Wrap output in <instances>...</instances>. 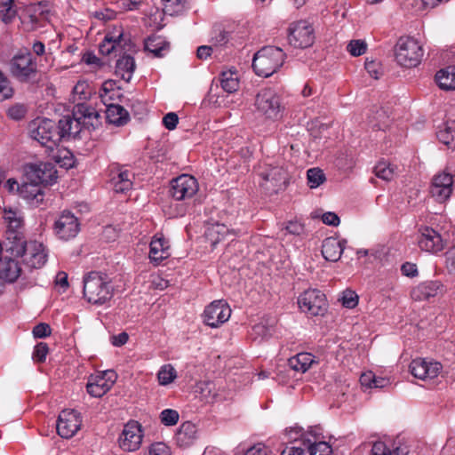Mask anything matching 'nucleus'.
I'll return each instance as SVG.
<instances>
[{"mask_svg": "<svg viewBox=\"0 0 455 455\" xmlns=\"http://www.w3.org/2000/svg\"><path fill=\"white\" fill-rule=\"evenodd\" d=\"M82 419L75 410H63L58 418L56 429L62 438H71L80 429Z\"/></svg>", "mask_w": 455, "mask_h": 455, "instance_id": "nucleus-12", "label": "nucleus"}, {"mask_svg": "<svg viewBox=\"0 0 455 455\" xmlns=\"http://www.w3.org/2000/svg\"><path fill=\"white\" fill-rule=\"evenodd\" d=\"M12 96V89L9 86V81L4 74L0 71V102Z\"/></svg>", "mask_w": 455, "mask_h": 455, "instance_id": "nucleus-48", "label": "nucleus"}, {"mask_svg": "<svg viewBox=\"0 0 455 455\" xmlns=\"http://www.w3.org/2000/svg\"><path fill=\"white\" fill-rule=\"evenodd\" d=\"M257 109L267 118H275L279 114V97L270 89L261 90L256 96Z\"/></svg>", "mask_w": 455, "mask_h": 455, "instance_id": "nucleus-14", "label": "nucleus"}, {"mask_svg": "<svg viewBox=\"0 0 455 455\" xmlns=\"http://www.w3.org/2000/svg\"><path fill=\"white\" fill-rule=\"evenodd\" d=\"M226 233L227 228L224 225L215 224L208 228L206 231V235L212 239V244H215L220 240V238L218 236L215 240H213L214 235L217 234L218 235H221V237H224V235Z\"/></svg>", "mask_w": 455, "mask_h": 455, "instance_id": "nucleus-52", "label": "nucleus"}, {"mask_svg": "<svg viewBox=\"0 0 455 455\" xmlns=\"http://www.w3.org/2000/svg\"><path fill=\"white\" fill-rule=\"evenodd\" d=\"M133 174L119 166L111 170V184L117 193H124L132 188V181L131 178Z\"/></svg>", "mask_w": 455, "mask_h": 455, "instance_id": "nucleus-22", "label": "nucleus"}, {"mask_svg": "<svg viewBox=\"0 0 455 455\" xmlns=\"http://www.w3.org/2000/svg\"><path fill=\"white\" fill-rule=\"evenodd\" d=\"M442 368V364L438 362H428L421 358L412 360L410 364L411 374L422 380L436 378L441 372Z\"/></svg>", "mask_w": 455, "mask_h": 455, "instance_id": "nucleus-17", "label": "nucleus"}, {"mask_svg": "<svg viewBox=\"0 0 455 455\" xmlns=\"http://www.w3.org/2000/svg\"><path fill=\"white\" fill-rule=\"evenodd\" d=\"M135 67L134 59L131 55H124L116 61V75L120 76L124 81L130 82Z\"/></svg>", "mask_w": 455, "mask_h": 455, "instance_id": "nucleus-30", "label": "nucleus"}, {"mask_svg": "<svg viewBox=\"0 0 455 455\" xmlns=\"http://www.w3.org/2000/svg\"><path fill=\"white\" fill-rule=\"evenodd\" d=\"M110 383L105 379V376H91L86 385L87 392L93 397H101L111 387Z\"/></svg>", "mask_w": 455, "mask_h": 455, "instance_id": "nucleus-29", "label": "nucleus"}, {"mask_svg": "<svg viewBox=\"0 0 455 455\" xmlns=\"http://www.w3.org/2000/svg\"><path fill=\"white\" fill-rule=\"evenodd\" d=\"M197 191V180L191 175L182 174L171 182L170 194L175 200L190 199Z\"/></svg>", "mask_w": 455, "mask_h": 455, "instance_id": "nucleus-8", "label": "nucleus"}, {"mask_svg": "<svg viewBox=\"0 0 455 455\" xmlns=\"http://www.w3.org/2000/svg\"><path fill=\"white\" fill-rule=\"evenodd\" d=\"M286 231L291 235L299 236V235L305 234V228H304V225L297 220H290L286 224Z\"/></svg>", "mask_w": 455, "mask_h": 455, "instance_id": "nucleus-56", "label": "nucleus"}, {"mask_svg": "<svg viewBox=\"0 0 455 455\" xmlns=\"http://www.w3.org/2000/svg\"><path fill=\"white\" fill-rule=\"evenodd\" d=\"M5 220L8 222L7 229L5 232L12 231L14 234L24 233V221L20 216H18L17 212L9 211L6 213Z\"/></svg>", "mask_w": 455, "mask_h": 455, "instance_id": "nucleus-38", "label": "nucleus"}, {"mask_svg": "<svg viewBox=\"0 0 455 455\" xmlns=\"http://www.w3.org/2000/svg\"><path fill=\"white\" fill-rule=\"evenodd\" d=\"M169 243L164 237H155L150 243L149 258L159 264L163 259L170 256Z\"/></svg>", "mask_w": 455, "mask_h": 455, "instance_id": "nucleus-27", "label": "nucleus"}, {"mask_svg": "<svg viewBox=\"0 0 455 455\" xmlns=\"http://www.w3.org/2000/svg\"><path fill=\"white\" fill-rule=\"evenodd\" d=\"M142 438L141 425L138 421L130 420L124 425L119 436V446L124 451H137L140 447Z\"/></svg>", "mask_w": 455, "mask_h": 455, "instance_id": "nucleus-9", "label": "nucleus"}, {"mask_svg": "<svg viewBox=\"0 0 455 455\" xmlns=\"http://www.w3.org/2000/svg\"><path fill=\"white\" fill-rule=\"evenodd\" d=\"M105 105L107 107L106 118L109 124L123 126L129 122L130 115L124 107L119 104L109 103V101H107Z\"/></svg>", "mask_w": 455, "mask_h": 455, "instance_id": "nucleus-24", "label": "nucleus"}, {"mask_svg": "<svg viewBox=\"0 0 455 455\" xmlns=\"http://www.w3.org/2000/svg\"><path fill=\"white\" fill-rule=\"evenodd\" d=\"M288 31V42L295 48L309 47L315 41L314 28L306 20L291 23Z\"/></svg>", "mask_w": 455, "mask_h": 455, "instance_id": "nucleus-7", "label": "nucleus"}, {"mask_svg": "<svg viewBox=\"0 0 455 455\" xmlns=\"http://www.w3.org/2000/svg\"><path fill=\"white\" fill-rule=\"evenodd\" d=\"M180 419L179 412L176 410L165 409L160 413L161 422L164 426H174Z\"/></svg>", "mask_w": 455, "mask_h": 455, "instance_id": "nucleus-43", "label": "nucleus"}, {"mask_svg": "<svg viewBox=\"0 0 455 455\" xmlns=\"http://www.w3.org/2000/svg\"><path fill=\"white\" fill-rule=\"evenodd\" d=\"M73 93L76 96H78V100L88 99L91 95V91L88 84H86L85 82H78L73 89Z\"/></svg>", "mask_w": 455, "mask_h": 455, "instance_id": "nucleus-53", "label": "nucleus"}, {"mask_svg": "<svg viewBox=\"0 0 455 455\" xmlns=\"http://www.w3.org/2000/svg\"><path fill=\"white\" fill-rule=\"evenodd\" d=\"M169 49V43L157 36L148 37L145 41V50L153 53L155 57H163V52Z\"/></svg>", "mask_w": 455, "mask_h": 455, "instance_id": "nucleus-36", "label": "nucleus"}, {"mask_svg": "<svg viewBox=\"0 0 455 455\" xmlns=\"http://www.w3.org/2000/svg\"><path fill=\"white\" fill-rule=\"evenodd\" d=\"M84 297L92 304L103 305L114 295V287L108 275L92 271L84 277Z\"/></svg>", "mask_w": 455, "mask_h": 455, "instance_id": "nucleus-2", "label": "nucleus"}, {"mask_svg": "<svg viewBox=\"0 0 455 455\" xmlns=\"http://www.w3.org/2000/svg\"><path fill=\"white\" fill-rule=\"evenodd\" d=\"M164 5V12L173 16L183 12L187 6V0H162Z\"/></svg>", "mask_w": 455, "mask_h": 455, "instance_id": "nucleus-37", "label": "nucleus"}, {"mask_svg": "<svg viewBox=\"0 0 455 455\" xmlns=\"http://www.w3.org/2000/svg\"><path fill=\"white\" fill-rule=\"evenodd\" d=\"M418 243L421 250L431 253H437L443 251L445 246V241L441 235L429 227H424L420 229Z\"/></svg>", "mask_w": 455, "mask_h": 455, "instance_id": "nucleus-19", "label": "nucleus"}, {"mask_svg": "<svg viewBox=\"0 0 455 455\" xmlns=\"http://www.w3.org/2000/svg\"><path fill=\"white\" fill-rule=\"evenodd\" d=\"M10 72L21 83L33 82L38 73L36 61L29 52H20L10 60Z\"/></svg>", "mask_w": 455, "mask_h": 455, "instance_id": "nucleus-4", "label": "nucleus"}, {"mask_svg": "<svg viewBox=\"0 0 455 455\" xmlns=\"http://www.w3.org/2000/svg\"><path fill=\"white\" fill-rule=\"evenodd\" d=\"M307 182L311 188H316L325 181V175L320 168H311L307 172Z\"/></svg>", "mask_w": 455, "mask_h": 455, "instance_id": "nucleus-40", "label": "nucleus"}, {"mask_svg": "<svg viewBox=\"0 0 455 455\" xmlns=\"http://www.w3.org/2000/svg\"><path fill=\"white\" fill-rule=\"evenodd\" d=\"M116 85V82L113 80H108L103 83L101 91L100 96L101 99V101L104 104H107V101H110L113 100V96L110 95V93L114 91V86Z\"/></svg>", "mask_w": 455, "mask_h": 455, "instance_id": "nucleus-51", "label": "nucleus"}, {"mask_svg": "<svg viewBox=\"0 0 455 455\" xmlns=\"http://www.w3.org/2000/svg\"><path fill=\"white\" fill-rule=\"evenodd\" d=\"M322 220L324 224L337 227L339 224V216L334 212H325L322 216Z\"/></svg>", "mask_w": 455, "mask_h": 455, "instance_id": "nucleus-59", "label": "nucleus"}, {"mask_svg": "<svg viewBox=\"0 0 455 455\" xmlns=\"http://www.w3.org/2000/svg\"><path fill=\"white\" fill-rule=\"evenodd\" d=\"M220 83L221 88L228 93H233L239 89V78L235 70L222 71Z\"/></svg>", "mask_w": 455, "mask_h": 455, "instance_id": "nucleus-35", "label": "nucleus"}, {"mask_svg": "<svg viewBox=\"0 0 455 455\" xmlns=\"http://www.w3.org/2000/svg\"><path fill=\"white\" fill-rule=\"evenodd\" d=\"M435 82L442 90H455V66L439 70L435 75Z\"/></svg>", "mask_w": 455, "mask_h": 455, "instance_id": "nucleus-31", "label": "nucleus"}, {"mask_svg": "<svg viewBox=\"0 0 455 455\" xmlns=\"http://www.w3.org/2000/svg\"><path fill=\"white\" fill-rule=\"evenodd\" d=\"M99 118L95 108L85 103H76L72 115L64 116L58 123L48 118L33 121L30 135L42 146L53 150L62 140L76 138L82 127H97Z\"/></svg>", "mask_w": 455, "mask_h": 455, "instance_id": "nucleus-1", "label": "nucleus"}, {"mask_svg": "<svg viewBox=\"0 0 455 455\" xmlns=\"http://www.w3.org/2000/svg\"><path fill=\"white\" fill-rule=\"evenodd\" d=\"M437 138L449 148L455 149V119L446 121L443 128L437 132Z\"/></svg>", "mask_w": 455, "mask_h": 455, "instance_id": "nucleus-34", "label": "nucleus"}, {"mask_svg": "<svg viewBox=\"0 0 455 455\" xmlns=\"http://www.w3.org/2000/svg\"><path fill=\"white\" fill-rule=\"evenodd\" d=\"M365 69L374 79H379L383 74V69L380 63L375 60H366Z\"/></svg>", "mask_w": 455, "mask_h": 455, "instance_id": "nucleus-50", "label": "nucleus"}, {"mask_svg": "<svg viewBox=\"0 0 455 455\" xmlns=\"http://www.w3.org/2000/svg\"><path fill=\"white\" fill-rule=\"evenodd\" d=\"M315 356L310 353H299L288 359V366L295 371L305 372L314 363Z\"/></svg>", "mask_w": 455, "mask_h": 455, "instance_id": "nucleus-32", "label": "nucleus"}, {"mask_svg": "<svg viewBox=\"0 0 455 455\" xmlns=\"http://www.w3.org/2000/svg\"><path fill=\"white\" fill-rule=\"evenodd\" d=\"M126 45H129V49L131 48V43L127 44L122 33L117 36L106 35L104 40L100 44L99 50L103 55H109L111 52H117L118 50H125Z\"/></svg>", "mask_w": 455, "mask_h": 455, "instance_id": "nucleus-25", "label": "nucleus"}, {"mask_svg": "<svg viewBox=\"0 0 455 455\" xmlns=\"http://www.w3.org/2000/svg\"><path fill=\"white\" fill-rule=\"evenodd\" d=\"M313 445L315 446L317 452L321 455H331V447L325 442H316L313 441Z\"/></svg>", "mask_w": 455, "mask_h": 455, "instance_id": "nucleus-61", "label": "nucleus"}, {"mask_svg": "<svg viewBox=\"0 0 455 455\" xmlns=\"http://www.w3.org/2000/svg\"><path fill=\"white\" fill-rule=\"evenodd\" d=\"M159 383L163 386L169 385L177 378V372L172 364H164L157 373Z\"/></svg>", "mask_w": 455, "mask_h": 455, "instance_id": "nucleus-39", "label": "nucleus"}, {"mask_svg": "<svg viewBox=\"0 0 455 455\" xmlns=\"http://www.w3.org/2000/svg\"><path fill=\"white\" fill-rule=\"evenodd\" d=\"M422 55L421 46L411 37H401L395 44V56L400 66L416 67L420 62Z\"/></svg>", "mask_w": 455, "mask_h": 455, "instance_id": "nucleus-5", "label": "nucleus"}, {"mask_svg": "<svg viewBox=\"0 0 455 455\" xmlns=\"http://www.w3.org/2000/svg\"><path fill=\"white\" fill-rule=\"evenodd\" d=\"M310 441L308 434L302 427L295 426L286 428V445L299 443V446L310 447Z\"/></svg>", "mask_w": 455, "mask_h": 455, "instance_id": "nucleus-33", "label": "nucleus"}, {"mask_svg": "<svg viewBox=\"0 0 455 455\" xmlns=\"http://www.w3.org/2000/svg\"><path fill=\"white\" fill-rule=\"evenodd\" d=\"M445 267L450 275H455V246L445 252Z\"/></svg>", "mask_w": 455, "mask_h": 455, "instance_id": "nucleus-55", "label": "nucleus"}, {"mask_svg": "<svg viewBox=\"0 0 455 455\" xmlns=\"http://www.w3.org/2000/svg\"><path fill=\"white\" fill-rule=\"evenodd\" d=\"M20 257H23L24 264L30 269L41 268L47 261L44 245L36 241L28 242L24 254Z\"/></svg>", "mask_w": 455, "mask_h": 455, "instance_id": "nucleus-18", "label": "nucleus"}, {"mask_svg": "<svg viewBox=\"0 0 455 455\" xmlns=\"http://www.w3.org/2000/svg\"><path fill=\"white\" fill-rule=\"evenodd\" d=\"M49 353L48 345L44 342H39L34 349L33 360L37 363H44L46 360V356Z\"/></svg>", "mask_w": 455, "mask_h": 455, "instance_id": "nucleus-47", "label": "nucleus"}, {"mask_svg": "<svg viewBox=\"0 0 455 455\" xmlns=\"http://www.w3.org/2000/svg\"><path fill=\"white\" fill-rule=\"evenodd\" d=\"M284 62V53L280 47L265 46L252 59V68L259 76H272Z\"/></svg>", "mask_w": 455, "mask_h": 455, "instance_id": "nucleus-3", "label": "nucleus"}, {"mask_svg": "<svg viewBox=\"0 0 455 455\" xmlns=\"http://www.w3.org/2000/svg\"><path fill=\"white\" fill-rule=\"evenodd\" d=\"M54 231L62 240L76 237L80 231V223L77 217L69 211L62 212L54 223Z\"/></svg>", "mask_w": 455, "mask_h": 455, "instance_id": "nucleus-13", "label": "nucleus"}, {"mask_svg": "<svg viewBox=\"0 0 455 455\" xmlns=\"http://www.w3.org/2000/svg\"><path fill=\"white\" fill-rule=\"evenodd\" d=\"M453 177L450 173L441 172L434 176L430 186V194L435 201L445 202L452 193Z\"/></svg>", "mask_w": 455, "mask_h": 455, "instance_id": "nucleus-16", "label": "nucleus"}, {"mask_svg": "<svg viewBox=\"0 0 455 455\" xmlns=\"http://www.w3.org/2000/svg\"><path fill=\"white\" fill-rule=\"evenodd\" d=\"M375 175L384 180H391L394 177V169L385 161L379 162L374 167Z\"/></svg>", "mask_w": 455, "mask_h": 455, "instance_id": "nucleus-41", "label": "nucleus"}, {"mask_svg": "<svg viewBox=\"0 0 455 455\" xmlns=\"http://www.w3.org/2000/svg\"><path fill=\"white\" fill-rule=\"evenodd\" d=\"M28 241L25 233L14 234L12 231L5 232L4 240V251L12 257H20L24 254L26 247H28Z\"/></svg>", "mask_w": 455, "mask_h": 455, "instance_id": "nucleus-20", "label": "nucleus"}, {"mask_svg": "<svg viewBox=\"0 0 455 455\" xmlns=\"http://www.w3.org/2000/svg\"><path fill=\"white\" fill-rule=\"evenodd\" d=\"M445 287L440 280H427L419 283L411 291V298L415 301H426L443 295Z\"/></svg>", "mask_w": 455, "mask_h": 455, "instance_id": "nucleus-15", "label": "nucleus"}, {"mask_svg": "<svg viewBox=\"0 0 455 455\" xmlns=\"http://www.w3.org/2000/svg\"><path fill=\"white\" fill-rule=\"evenodd\" d=\"M19 195L28 200L31 201L36 204H39L44 201V190L38 184L28 181L23 182L20 185Z\"/></svg>", "mask_w": 455, "mask_h": 455, "instance_id": "nucleus-28", "label": "nucleus"}, {"mask_svg": "<svg viewBox=\"0 0 455 455\" xmlns=\"http://www.w3.org/2000/svg\"><path fill=\"white\" fill-rule=\"evenodd\" d=\"M82 60L88 65H100V60L92 52H85Z\"/></svg>", "mask_w": 455, "mask_h": 455, "instance_id": "nucleus-64", "label": "nucleus"}, {"mask_svg": "<svg viewBox=\"0 0 455 455\" xmlns=\"http://www.w3.org/2000/svg\"><path fill=\"white\" fill-rule=\"evenodd\" d=\"M111 339H112L111 342L114 346L121 347L128 341L129 336L126 332L123 331V332L119 333L118 335L112 336Z\"/></svg>", "mask_w": 455, "mask_h": 455, "instance_id": "nucleus-63", "label": "nucleus"}, {"mask_svg": "<svg viewBox=\"0 0 455 455\" xmlns=\"http://www.w3.org/2000/svg\"><path fill=\"white\" fill-rule=\"evenodd\" d=\"M346 243V240H339L334 236L325 238L322 243L323 257L328 261H338L342 255Z\"/></svg>", "mask_w": 455, "mask_h": 455, "instance_id": "nucleus-21", "label": "nucleus"}, {"mask_svg": "<svg viewBox=\"0 0 455 455\" xmlns=\"http://www.w3.org/2000/svg\"><path fill=\"white\" fill-rule=\"evenodd\" d=\"M375 374L372 371H367L361 375L360 382L362 386L372 388Z\"/></svg>", "mask_w": 455, "mask_h": 455, "instance_id": "nucleus-62", "label": "nucleus"}, {"mask_svg": "<svg viewBox=\"0 0 455 455\" xmlns=\"http://www.w3.org/2000/svg\"><path fill=\"white\" fill-rule=\"evenodd\" d=\"M299 309L311 316H323L328 309L325 294L317 289H308L298 297Z\"/></svg>", "mask_w": 455, "mask_h": 455, "instance_id": "nucleus-6", "label": "nucleus"}, {"mask_svg": "<svg viewBox=\"0 0 455 455\" xmlns=\"http://www.w3.org/2000/svg\"><path fill=\"white\" fill-rule=\"evenodd\" d=\"M339 300L345 307L354 308L358 303V296L355 291L346 290L343 291Z\"/></svg>", "mask_w": 455, "mask_h": 455, "instance_id": "nucleus-44", "label": "nucleus"}, {"mask_svg": "<svg viewBox=\"0 0 455 455\" xmlns=\"http://www.w3.org/2000/svg\"><path fill=\"white\" fill-rule=\"evenodd\" d=\"M347 49L352 56H360L366 52L367 44L363 40H352Z\"/></svg>", "mask_w": 455, "mask_h": 455, "instance_id": "nucleus-46", "label": "nucleus"}, {"mask_svg": "<svg viewBox=\"0 0 455 455\" xmlns=\"http://www.w3.org/2000/svg\"><path fill=\"white\" fill-rule=\"evenodd\" d=\"M27 114V108L24 104L17 103L10 107L7 110V115L10 118L19 121L25 117Z\"/></svg>", "mask_w": 455, "mask_h": 455, "instance_id": "nucleus-45", "label": "nucleus"}, {"mask_svg": "<svg viewBox=\"0 0 455 455\" xmlns=\"http://www.w3.org/2000/svg\"><path fill=\"white\" fill-rule=\"evenodd\" d=\"M371 455H401L399 449L390 451L384 443L377 442L371 448Z\"/></svg>", "mask_w": 455, "mask_h": 455, "instance_id": "nucleus-49", "label": "nucleus"}, {"mask_svg": "<svg viewBox=\"0 0 455 455\" xmlns=\"http://www.w3.org/2000/svg\"><path fill=\"white\" fill-rule=\"evenodd\" d=\"M196 437V426L190 421H186L182 423L178 429L175 435V440L179 446L188 447L194 443Z\"/></svg>", "mask_w": 455, "mask_h": 455, "instance_id": "nucleus-26", "label": "nucleus"}, {"mask_svg": "<svg viewBox=\"0 0 455 455\" xmlns=\"http://www.w3.org/2000/svg\"><path fill=\"white\" fill-rule=\"evenodd\" d=\"M2 20L8 24L12 21L16 16V10L13 7V0H6L1 4Z\"/></svg>", "mask_w": 455, "mask_h": 455, "instance_id": "nucleus-42", "label": "nucleus"}, {"mask_svg": "<svg viewBox=\"0 0 455 455\" xmlns=\"http://www.w3.org/2000/svg\"><path fill=\"white\" fill-rule=\"evenodd\" d=\"M230 315L231 309L224 299L214 300L205 307L204 321L208 326L217 328L226 323Z\"/></svg>", "mask_w": 455, "mask_h": 455, "instance_id": "nucleus-10", "label": "nucleus"}, {"mask_svg": "<svg viewBox=\"0 0 455 455\" xmlns=\"http://www.w3.org/2000/svg\"><path fill=\"white\" fill-rule=\"evenodd\" d=\"M149 455H171V451L165 443L158 442L151 444Z\"/></svg>", "mask_w": 455, "mask_h": 455, "instance_id": "nucleus-57", "label": "nucleus"}, {"mask_svg": "<svg viewBox=\"0 0 455 455\" xmlns=\"http://www.w3.org/2000/svg\"><path fill=\"white\" fill-rule=\"evenodd\" d=\"M33 335L36 339H44L51 335L52 329L48 323H41L33 328Z\"/></svg>", "mask_w": 455, "mask_h": 455, "instance_id": "nucleus-54", "label": "nucleus"}, {"mask_svg": "<svg viewBox=\"0 0 455 455\" xmlns=\"http://www.w3.org/2000/svg\"><path fill=\"white\" fill-rule=\"evenodd\" d=\"M25 178L28 181L38 185H51L56 180V171L49 164H30L25 167Z\"/></svg>", "mask_w": 455, "mask_h": 455, "instance_id": "nucleus-11", "label": "nucleus"}, {"mask_svg": "<svg viewBox=\"0 0 455 455\" xmlns=\"http://www.w3.org/2000/svg\"><path fill=\"white\" fill-rule=\"evenodd\" d=\"M21 274L19 262L11 257L0 259V278L9 283L15 282Z\"/></svg>", "mask_w": 455, "mask_h": 455, "instance_id": "nucleus-23", "label": "nucleus"}, {"mask_svg": "<svg viewBox=\"0 0 455 455\" xmlns=\"http://www.w3.org/2000/svg\"><path fill=\"white\" fill-rule=\"evenodd\" d=\"M178 122V115L173 112L166 114L163 118V124L168 130H173L174 128H176Z\"/></svg>", "mask_w": 455, "mask_h": 455, "instance_id": "nucleus-58", "label": "nucleus"}, {"mask_svg": "<svg viewBox=\"0 0 455 455\" xmlns=\"http://www.w3.org/2000/svg\"><path fill=\"white\" fill-rule=\"evenodd\" d=\"M401 271L403 275L409 276V277H414L418 275V268L417 266L411 262H405L402 265Z\"/></svg>", "mask_w": 455, "mask_h": 455, "instance_id": "nucleus-60", "label": "nucleus"}]
</instances>
